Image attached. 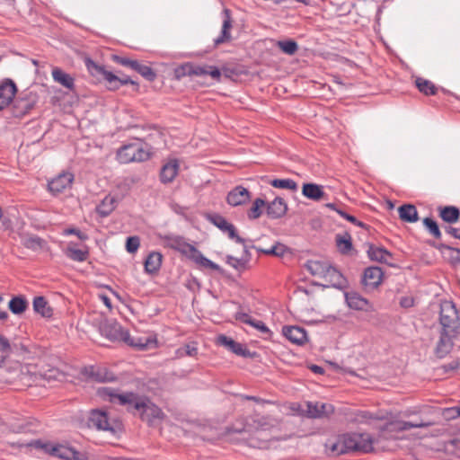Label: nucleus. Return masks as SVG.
<instances>
[{
    "mask_svg": "<svg viewBox=\"0 0 460 460\" xmlns=\"http://www.w3.org/2000/svg\"><path fill=\"white\" fill-rule=\"evenodd\" d=\"M424 422H410L394 420L387 423L380 430L379 436L373 440L368 434L353 433L338 437L334 440H329L326 444V451L331 457L352 453H369L373 451H388L394 449L392 438H397L393 433L408 430L412 428L428 427Z\"/></svg>",
    "mask_w": 460,
    "mask_h": 460,
    "instance_id": "f257e3e1",
    "label": "nucleus"
},
{
    "mask_svg": "<svg viewBox=\"0 0 460 460\" xmlns=\"http://www.w3.org/2000/svg\"><path fill=\"white\" fill-rule=\"evenodd\" d=\"M276 428L275 420L264 416H253L237 420L228 429L229 440L246 442L249 447L269 448L272 442L271 433Z\"/></svg>",
    "mask_w": 460,
    "mask_h": 460,
    "instance_id": "f03ea898",
    "label": "nucleus"
},
{
    "mask_svg": "<svg viewBox=\"0 0 460 460\" xmlns=\"http://www.w3.org/2000/svg\"><path fill=\"white\" fill-rule=\"evenodd\" d=\"M98 394L103 399H108L112 403L126 406L128 411H139L142 420L148 425L155 426L164 418L162 410L149 400L141 399L134 393L119 394L110 387H101Z\"/></svg>",
    "mask_w": 460,
    "mask_h": 460,
    "instance_id": "7ed1b4c3",
    "label": "nucleus"
},
{
    "mask_svg": "<svg viewBox=\"0 0 460 460\" xmlns=\"http://www.w3.org/2000/svg\"><path fill=\"white\" fill-rule=\"evenodd\" d=\"M12 446L18 447L34 448L47 454L49 456L59 458L61 460H79V453L67 444H58L50 441H42L40 439L28 442L20 441L11 443Z\"/></svg>",
    "mask_w": 460,
    "mask_h": 460,
    "instance_id": "20e7f679",
    "label": "nucleus"
},
{
    "mask_svg": "<svg viewBox=\"0 0 460 460\" xmlns=\"http://www.w3.org/2000/svg\"><path fill=\"white\" fill-rule=\"evenodd\" d=\"M439 323L441 332L459 334L460 319L455 304L452 301H443L440 305Z\"/></svg>",
    "mask_w": 460,
    "mask_h": 460,
    "instance_id": "39448f33",
    "label": "nucleus"
},
{
    "mask_svg": "<svg viewBox=\"0 0 460 460\" xmlns=\"http://www.w3.org/2000/svg\"><path fill=\"white\" fill-rule=\"evenodd\" d=\"M85 66L88 71L93 76H101L108 83V88L110 90H117L120 85L126 84H137L131 80L128 76L118 77L113 73L107 71L102 66H100L93 60L87 58L85 60Z\"/></svg>",
    "mask_w": 460,
    "mask_h": 460,
    "instance_id": "423d86ee",
    "label": "nucleus"
},
{
    "mask_svg": "<svg viewBox=\"0 0 460 460\" xmlns=\"http://www.w3.org/2000/svg\"><path fill=\"white\" fill-rule=\"evenodd\" d=\"M89 422L92 426L108 432L114 438L122 430V424L119 420L111 419L106 411L101 410L92 411Z\"/></svg>",
    "mask_w": 460,
    "mask_h": 460,
    "instance_id": "0eeeda50",
    "label": "nucleus"
},
{
    "mask_svg": "<svg viewBox=\"0 0 460 460\" xmlns=\"http://www.w3.org/2000/svg\"><path fill=\"white\" fill-rule=\"evenodd\" d=\"M101 333L111 341H123L133 347L144 348V343H137L131 340V336L127 330H124L117 322L103 321L100 325Z\"/></svg>",
    "mask_w": 460,
    "mask_h": 460,
    "instance_id": "6e6552de",
    "label": "nucleus"
},
{
    "mask_svg": "<svg viewBox=\"0 0 460 460\" xmlns=\"http://www.w3.org/2000/svg\"><path fill=\"white\" fill-rule=\"evenodd\" d=\"M149 154L138 144H128L120 147L117 152V158L121 164L142 162L147 160Z\"/></svg>",
    "mask_w": 460,
    "mask_h": 460,
    "instance_id": "1a4fd4ad",
    "label": "nucleus"
},
{
    "mask_svg": "<svg viewBox=\"0 0 460 460\" xmlns=\"http://www.w3.org/2000/svg\"><path fill=\"white\" fill-rule=\"evenodd\" d=\"M209 220L223 233L226 234L230 239L245 246V240L236 234L234 226L229 223L224 217L220 215H213L209 217Z\"/></svg>",
    "mask_w": 460,
    "mask_h": 460,
    "instance_id": "9d476101",
    "label": "nucleus"
},
{
    "mask_svg": "<svg viewBox=\"0 0 460 460\" xmlns=\"http://www.w3.org/2000/svg\"><path fill=\"white\" fill-rule=\"evenodd\" d=\"M457 336L458 334L440 331L439 339L434 349L436 357L438 358H444L447 355H448L453 349L454 340Z\"/></svg>",
    "mask_w": 460,
    "mask_h": 460,
    "instance_id": "9b49d317",
    "label": "nucleus"
},
{
    "mask_svg": "<svg viewBox=\"0 0 460 460\" xmlns=\"http://www.w3.org/2000/svg\"><path fill=\"white\" fill-rule=\"evenodd\" d=\"M383 271L379 267H368L365 270L362 284L366 290L376 288L382 282Z\"/></svg>",
    "mask_w": 460,
    "mask_h": 460,
    "instance_id": "f8f14e48",
    "label": "nucleus"
},
{
    "mask_svg": "<svg viewBox=\"0 0 460 460\" xmlns=\"http://www.w3.org/2000/svg\"><path fill=\"white\" fill-rule=\"evenodd\" d=\"M344 296L346 303L350 309L366 312L372 310L370 302L358 292L348 291L345 292Z\"/></svg>",
    "mask_w": 460,
    "mask_h": 460,
    "instance_id": "ddd939ff",
    "label": "nucleus"
},
{
    "mask_svg": "<svg viewBox=\"0 0 460 460\" xmlns=\"http://www.w3.org/2000/svg\"><path fill=\"white\" fill-rule=\"evenodd\" d=\"M233 27V20L231 17V11L227 8L223 10V22L220 35L214 40V45L218 46L224 43L230 42L232 40L231 29Z\"/></svg>",
    "mask_w": 460,
    "mask_h": 460,
    "instance_id": "4468645a",
    "label": "nucleus"
},
{
    "mask_svg": "<svg viewBox=\"0 0 460 460\" xmlns=\"http://www.w3.org/2000/svg\"><path fill=\"white\" fill-rule=\"evenodd\" d=\"M73 181L74 175L72 173L62 172L49 181V190L54 194L61 193L71 187Z\"/></svg>",
    "mask_w": 460,
    "mask_h": 460,
    "instance_id": "2eb2a0df",
    "label": "nucleus"
},
{
    "mask_svg": "<svg viewBox=\"0 0 460 460\" xmlns=\"http://www.w3.org/2000/svg\"><path fill=\"white\" fill-rule=\"evenodd\" d=\"M306 414L310 418H323L328 417L334 411V408L330 403L323 402H306Z\"/></svg>",
    "mask_w": 460,
    "mask_h": 460,
    "instance_id": "dca6fc26",
    "label": "nucleus"
},
{
    "mask_svg": "<svg viewBox=\"0 0 460 460\" xmlns=\"http://www.w3.org/2000/svg\"><path fill=\"white\" fill-rule=\"evenodd\" d=\"M164 241L166 247L176 250L186 256L190 257L191 252H195V246L186 243L181 236H165Z\"/></svg>",
    "mask_w": 460,
    "mask_h": 460,
    "instance_id": "f3484780",
    "label": "nucleus"
},
{
    "mask_svg": "<svg viewBox=\"0 0 460 460\" xmlns=\"http://www.w3.org/2000/svg\"><path fill=\"white\" fill-rule=\"evenodd\" d=\"M282 333L294 344L302 345L307 340L305 330L299 326H284Z\"/></svg>",
    "mask_w": 460,
    "mask_h": 460,
    "instance_id": "a211bd4d",
    "label": "nucleus"
},
{
    "mask_svg": "<svg viewBox=\"0 0 460 460\" xmlns=\"http://www.w3.org/2000/svg\"><path fill=\"white\" fill-rule=\"evenodd\" d=\"M16 91V85L12 80H5L0 84V111L9 105Z\"/></svg>",
    "mask_w": 460,
    "mask_h": 460,
    "instance_id": "6ab92c4d",
    "label": "nucleus"
},
{
    "mask_svg": "<svg viewBox=\"0 0 460 460\" xmlns=\"http://www.w3.org/2000/svg\"><path fill=\"white\" fill-rule=\"evenodd\" d=\"M250 199V192L243 186H236L227 195V203L233 207L240 206Z\"/></svg>",
    "mask_w": 460,
    "mask_h": 460,
    "instance_id": "aec40b11",
    "label": "nucleus"
},
{
    "mask_svg": "<svg viewBox=\"0 0 460 460\" xmlns=\"http://www.w3.org/2000/svg\"><path fill=\"white\" fill-rule=\"evenodd\" d=\"M179 163L176 159H172L164 164L160 172V179L163 183L172 182L179 172Z\"/></svg>",
    "mask_w": 460,
    "mask_h": 460,
    "instance_id": "412c9836",
    "label": "nucleus"
},
{
    "mask_svg": "<svg viewBox=\"0 0 460 460\" xmlns=\"http://www.w3.org/2000/svg\"><path fill=\"white\" fill-rule=\"evenodd\" d=\"M367 255L370 260L376 261L381 263L390 264V260L393 255L390 252L383 247L375 246L373 244L368 245Z\"/></svg>",
    "mask_w": 460,
    "mask_h": 460,
    "instance_id": "4be33fe9",
    "label": "nucleus"
},
{
    "mask_svg": "<svg viewBox=\"0 0 460 460\" xmlns=\"http://www.w3.org/2000/svg\"><path fill=\"white\" fill-rule=\"evenodd\" d=\"M288 205L283 199L277 197L267 207V215L271 218H280L286 215Z\"/></svg>",
    "mask_w": 460,
    "mask_h": 460,
    "instance_id": "5701e85b",
    "label": "nucleus"
},
{
    "mask_svg": "<svg viewBox=\"0 0 460 460\" xmlns=\"http://www.w3.org/2000/svg\"><path fill=\"white\" fill-rule=\"evenodd\" d=\"M217 343L238 356H246V349L241 343L234 341L232 338L226 335H219L217 339Z\"/></svg>",
    "mask_w": 460,
    "mask_h": 460,
    "instance_id": "b1692460",
    "label": "nucleus"
},
{
    "mask_svg": "<svg viewBox=\"0 0 460 460\" xmlns=\"http://www.w3.org/2000/svg\"><path fill=\"white\" fill-rule=\"evenodd\" d=\"M22 243L27 249L39 252L47 249V242L35 234H24L22 236Z\"/></svg>",
    "mask_w": 460,
    "mask_h": 460,
    "instance_id": "393cba45",
    "label": "nucleus"
},
{
    "mask_svg": "<svg viewBox=\"0 0 460 460\" xmlns=\"http://www.w3.org/2000/svg\"><path fill=\"white\" fill-rule=\"evenodd\" d=\"M37 101V95L30 92L29 93H26L24 97L16 100L15 109L18 110L20 114H26L34 107Z\"/></svg>",
    "mask_w": 460,
    "mask_h": 460,
    "instance_id": "a878e982",
    "label": "nucleus"
},
{
    "mask_svg": "<svg viewBox=\"0 0 460 460\" xmlns=\"http://www.w3.org/2000/svg\"><path fill=\"white\" fill-rule=\"evenodd\" d=\"M322 279L333 287H341L344 283L342 274L330 263Z\"/></svg>",
    "mask_w": 460,
    "mask_h": 460,
    "instance_id": "bb28decb",
    "label": "nucleus"
},
{
    "mask_svg": "<svg viewBox=\"0 0 460 460\" xmlns=\"http://www.w3.org/2000/svg\"><path fill=\"white\" fill-rule=\"evenodd\" d=\"M399 217L407 223H415L419 220L418 211L414 205L403 204L398 208Z\"/></svg>",
    "mask_w": 460,
    "mask_h": 460,
    "instance_id": "cd10ccee",
    "label": "nucleus"
},
{
    "mask_svg": "<svg viewBox=\"0 0 460 460\" xmlns=\"http://www.w3.org/2000/svg\"><path fill=\"white\" fill-rule=\"evenodd\" d=\"M191 75L205 76L210 75L213 79L219 81L221 77L220 70L213 66H196L192 64Z\"/></svg>",
    "mask_w": 460,
    "mask_h": 460,
    "instance_id": "c85d7f7f",
    "label": "nucleus"
},
{
    "mask_svg": "<svg viewBox=\"0 0 460 460\" xmlns=\"http://www.w3.org/2000/svg\"><path fill=\"white\" fill-rule=\"evenodd\" d=\"M52 77L56 83H58L66 89L73 90L75 87L74 78L59 67L52 69Z\"/></svg>",
    "mask_w": 460,
    "mask_h": 460,
    "instance_id": "c756f323",
    "label": "nucleus"
},
{
    "mask_svg": "<svg viewBox=\"0 0 460 460\" xmlns=\"http://www.w3.org/2000/svg\"><path fill=\"white\" fill-rule=\"evenodd\" d=\"M302 194L315 201L321 200L325 196L323 186L315 183H305L302 187Z\"/></svg>",
    "mask_w": 460,
    "mask_h": 460,
    "instance_id": "7c9ffc66",
    "label": "nucleus"
},
{
    "mask_svg": "<svg viewBox=\"0 0 460 460\" xmlns=\"http://www.w3.org/2000/svg\"><path fill=\"white\" fill-rule=\"evenodd\" d=\"M163 255L158 252H152L148 254L145 261V270L147 273H156L162 265Z\"/></svg>",
    "mask_w": 460,
    "mask_h": 460,
    "instance_id": "2f4dec72",
    "label": "nucleus"
},
{
    "mask_svg": "<svg viewBox=\"0 0 460 460\" xmlns=\"http://www.w3.org/2000/svg\"><path fill=\"white\" fill-rule=\"evenodd\" d=\"M439 217L448 224H454L459 220L460 210L454 206H447L439 208Z\"/></svg>",
    "mask_w": 460,
    "mask_h": 460,
    "instance_id": "473e14b6",
    "label": "nucleus"
},
{
    "mask_svg": "<svg viewBox=\"0 0 460 460\" xmlns=\"http://www.w3.org/2000/svg\"><path fill=\"white\" fill-rule=\"evenodd\" d=\"M33 309L42 317L50 318L53 314L52 308L49 305L47 300L43 296H36L33 299Z\"/></svg>",
    "mask_w": 460,
    "mask_h": 460,
    "instance_id": "72a5a7b5",
    "label": "nucleus"
},
{
    "mask_svg": "<svg viewBox=\"0 0 460 460\" xmlns=\"http://www.w3.org/2000/svg\"><path fill=\"white\" fill-rule=\"evenodd\" d=\"M190 258L194 262H196L197 264H199V266H201L203 268L211 269L213 270H220V267L217 264H216L209 259L206 258L196 247H195V252H191V254L190 255Z\"/></svg>",
    "mask_w": 460,
    "mask_h": 460,
    "instance_id": "f704fd0d",
    "label": "nucleus"
},
{
    "mask_svg": "<svg viewBox=\"0 0 460 460\" xmlns=\"http://www.w3.org/2000/svg\"><path fill=\"white\" fill-rule=\"evenodd\" d=\"M116 199L110 195L106 196L96 207V212L102 217L109 216L115 208Z\"/></svg>",
    "mask_w": 460,
    "mask_h": 460,
    "instance_id": "c9c22d12",
    "label": "nucleus"
},
{
    "mask_svg": "<svg viewBox=\"0 0 460 460\" xmlns=\"http://www.w3.org/2000/svg\"><path fill=\"white\" fill-rule=\"evenodd\" d=\"M329 265L328 261H309L305 267L307 270L315 277H318L320 279L323 278L324 275V272Z\"/></svg>",
    "mask_w": 460,
    "mask_h": 460,
    "instance_id": "e433bc0d",
    "label": "nucleus"
},
{
    "mask_svg": "<svg viewBox=\"0 0 460 460\" xmlns=\"http://www.w3.org/2000/svg\"><path fill=\"white\" fill-rule=\"evenodd\" d=\"M8 307L13 314H21L27 309L28 302L22 296H14L9 301Z\"/></svg>",
    "mask_w": 460,
    "mask_h": 460,
    "instance_id": "4c0bfd02",
    "label": "nucleus"
},
{
    "mask_svg": "<svg viewBox=\"0 0 460 460\" xmlns=\"http://www.w3.org/2000/svg\"><path fill=\"white\" fill-rule=\"evenodd\" d=\"M66 255L75 261L83 262L85 261L88 258V251L84 249H77L74 246L69 245L66 252Z\"/></svg>",
    "mask_w": 460,
    "mask_h": 460,
    "instance_id": "58836bf2",
    "label": "nucleus"
},
{
    "mask_svg": "<svg viewBox=\"0 0 460 460\" xmlns=\"http://www.w3.org/2000/svg\"><path fill=\"white\" fill-rule=\"evenodd\" d=\"M415 84L418 90L426 95H434L437 93L435 84L429 80L417 78L415 80Z\"/></svg>",
    "mask_w": 460,
    "mask_h": 460,
    "instance_id": "ea45409f",
    "label": "nucleus"
},
{
    "mask_svg": "<svg viewBox=\"0 0 460 460\" xmlns=\"http://www.w3.org/2000/svg\"><path fill=\"white\" fill-rule=\"evenodd\" d=\"M336 244L341 253H348L352 249L351 236L348 233L337 234Z\"/></svg>",
    "mask_w": 460,
    "mask_h": 460,
    "instance_id": "a19ab883",
    "label": "nucleus"
},
{
    "mask_svg": "<svg viewBox=\"0 0 460 460\" xmlns=\"http://www.w3.org/2000/svg\"><path fill=\"white\" fill-rule=\"evenodd\" d=\"M277 47L285 54L292 56L298 50L297 43L293 40H279Z\"/></svg>",
    "mask_w": 460,
    "mask_h": 460,
    "instance_id": "79ce46f5",
    "label": "nucleus"
},
{
    "mask_svg": "<svg viewBox=\"0 0 460 460\" xmlns=\"http://www.w3.org/2000/svg\"><path fill=\"white\" fill-rule=\"evenodd\" d=\"M270 184L278 189L297 190V183L292 179H274L270 181Z\"/></svg>",
    "mask_w": 460,
    "mask_h": 460,
    "instance_id": "37998d69",
    "label": "nucleus"
},
{
    "mask_svg": "<svg viewBox=\"0 0 460 460\" xmlns=\"http://www.w3.org/2000/svg\"><path fill=\"white\" fill-rule=\"evenodd\" d=\"M258 251L264 254L282 257L287 252L288 248L282 243H276L269 249L258 248Z\"/></svg>",
    "mask_w": 460,
    "mask_h": 460,
    "instance_id": "c03bdc74",
    "label": "nucleus"
},
{
    "mask_svg": "<svg viewBox=\"0 0 460 460\" xmlns=\"http://www.w3.org/2000/svg\"><path fill=\"white\" fill-rule=\"evenodd\" d=\"M198 353V349L195 343H188L183 347L176 349L175 354L177 358H183L185 356L194 357Z\"/></svg>",
    "mask_w": 460,
    "mask_h": 460,
    "instance_id": "a18cd8bd",
    "label": "nucleus"
},
{
    "mask_svg": "<svg viewBox=\"0 0 460 460\" xmlns=\"http://www.w3.org/2000/svg\"><path fill=\"white\" fill-rule=\"evenodd\" d=\"M265 206V201L262 199H256L248 212L250 219H256L261 215V208Z\"/></svg>",
    "mask_w": 460,
    "mask_h": 460,
    "instance_id": "49530a36",
    "label": "nucleus"
},
{
    "mask_svg": "<svg viewBox=\"0 0 460 460\" xmlns=\"http://www.w3.org/2000/svg\"><path fill=\"white\" fill-rule=\"evenodd\" d=\"M136 72L150 82H153L156 77L155 72L150 66L142 63L138 65Z\"/></svg>",
    "mask_w": 460,
    "mask_h": 460,
    "instance_id": "de8ad7c7",
    "label": "nucleus"
},
{
    "mask_svg": "<svg viewBox=\"0 0 460 460\" xmlns=\"http://www.w3.org/2000/svg\"><path fill=\"white\" fill-rule=\"evenodd\" d=\"M423 225L426 226V228L429 231V233L435 237V238H440L441 237V232L438 228V226L436 221H434L430 217H426L423 219Z\"/></svg>",
    "mask_w": 460,
    "mask_h": 460,
    "instance_id": "09e8293b",
    "label": "nucleus"
},
{
    "mask_svg": "<svg viewBox=\"0 0 460 460\" xmlns=\"http://www.w3.org/2000/svg\"><path fill=\"white\" fill-rule=\"evenodd\" d=\"M113 60L115 62H117L118 64H119L123 66L129 67L135 71H137V66L140 64V62H138L137 60L130 59L128 58L120 57V56H114Z\"/></svg>",
    "mask_w": 460,
    "mask_h": 460,
    "instance_id": "8fccbe9b",
    "label": "nucleus"
},
{
    "mask_svg": "<svg viewBox=\"0 0 460 460\" xmlns=\"http://www.w3.org/2000/svg\"><path fill=\"white\" fill-rule=\"evenodd\" d=\"M191 71L192 64L186 63L175 68L174 75L177 79H181L184 76H191Z\"/></svg>",
    "mask_w": 460,
    "mask_h": 460,
    "instance_id": "3c124183",
    "label": "nucleus"
},
{
    "mask_svg": "<svg viewBox=\"0 0 460 460\" xmlns=\"http://www.w3.org/2000/svg\"><path fill=\"white\" fill-rule=\"evenodd\" d=\"M11 349H13L18 355L22 356L24 358H28L26 355L31 353L30 346L28 344L23 343V342L13 343L12 348L9 345L8 352Z\"/></svg>",
    "mask_w": 460,
    "mask_h": 460,
    "instance_id": "603ef678",
    "label": "nucleus"
},
{
    "mask_svg": "<svg viewBox=\"0 0 460 460\" xmlns=\"http://www.w3.org/2000/svg\"><path fill=\"white\" fill-rule=\"evenodd\" d=\"M140 245V239L137 236L128 237L126 242V249L129 253L136 252Z\"/></svg>",
    "mask_w": 460,
    "mask_h": 460,
    "instance_id": "864d4df0",
    "label": "nucleus"
},
{
    "mask_svg": "<svg viewBox=\"0 0 460 460\" xmlns=\"http://www.w3.org/2000/svg\"><path fill=\"white\" fill-rule=\"evenodd\" d=\"M226 263L235 270H242L245 268L246 261L231 255L226 256Z\"/></svg>",
    "mask_w": 460,
    "mask_h": 460,
    "instance_id": "5fc2aeb1",
    "label": "nucleus"
},
{
    "mask_svg": "<svg viewBox=\"0 0 460 460\" xmlns=\"http://www.w3.org/2000/svg\"><path fill=\"white\" fill-rule=\"evenodd\" d=\"M249 325L254 327L258 331L268 333L270 332L269 328L265 325V323L261 321H257L253 318H252V323H249Z\"/></svg>",
    "mask_w": 460,
    "mask_h": 460,
    "instance_id": "6e6d98bb",
    "label": "nucleus"
},
{
    "mask_svg": "<svg viewBox=\"0 0 460 460\" xmlns=\"http://www.w3.org/2000/svg\"><path fill=\"white\" fill-rule=\"evenodd\" d=\"M66 234H75L80 240H86L88 238L87 234L82 233L80 230L76 228H68L65 230Z\"/></svg>",
    "mask_w": 460,
    "mask_h": 460,
    "instance_id": "4d7b16f0",
    "label": "nucleus"
},
{
    "mask_svg": "<svg viewBox=\"0 0 460 460\" xmlns=\"http://www.w3.org/2000/svg\"><path fill=\"white\" fill-rule=\"evenodd\" d=\"M235 318L242 323H252V317L245 313H237Z\"/></svg>",
    "mask_w": 460,
    "mask_h": 460,
    "instance_id": "13d9d810",
    "label": "nucleus"
},
{
    "mask_svg": "<svg viewBox=\"0 0 460 460\" xmlns=\"http://www.w3.org/2000/svg\"><path fill=\"white\" fill-rule=\"evenodd\" d=\"M446 231H447V234H449L453 237L460 239V228L447 226L446 228Z\"/></svg>",
    "mask_w": 460,
    "mask_h": 460,
    "instance_id": "bf43d9fd",
    "label": "nucleus"
},
{
    "mask_svg": "<svg viewBox=\"0 0 460 460\" xmlns=\"http://www.w3.org/2000/svg\"><path fill=\"white\" fill-rule=\"evenodd\" d=\"M346 220L349 221L350 223H352L359 227H362V228L367 227L366 224H364L361 221H358L354 216L349 215V217H347Z\"/></svg>",
    "mask_w": 460,
    "mask_h": 460,
    "instance_id": "052dcab7",
    "label": "nucleus"
},
{
    "mask_svg": "<svg viewBox=\"0 0 460 460\" xmlns=\"http://www.w3.org/2000/svg\"><path fill=\"white\" fill-rule=\"evenodd\" d=\"M402 307H411L413 305V300L411 297H402L400 301Z\"/></svg>",
    "mask_w": 460,
    "mask_h": 460,
    "instance_id": "680f3d73",
    "label": "nucleus"
},
{
    "mask_svg": "<svg viewBox=\"0 0 460 460\" xmlns=\"http://www.w3.org/2000/svg\"><path fill=\"white\" fill-rule=\"evenodd\" d=\"M100 299L109 309H111V301L106 295H100Z\"/></svg>",
    "mask_w": 460,
    "mask_h": 460,
    "instance_id": "e2e57ef3",
    "label": "nucleus"
},
{
    "mask_svg": "<svg viewBox=\"0 0 460 460\" xmlns=\"http://www.w3.org/2000/svg\"><path fill=\"white\" fill-rule=\"evenodd\" d=\"M131 340H133L135 342L137 343H144L145 344V347L144 348H141V349H144L147 347V339H142V338H133L131 337ZM138 349H140V347H137Z\"/></svg>",
    "mask_w": 460,
    "mask_h": 460,
    "instance_id": "0e129e2a",
    "label": "nucleus"
},
{
    "mask_svg": "<svg viewBox=\"0 0 460 460\" xmlns=\"http://www.w3.org/2000/svg\"><path fill=\"white\" fill-rule=\"evenodd\" d=\"M310 368H311V370L314 373H316V374H323V368L322 367H320V366L312 365Z\"/></svg>",
    "mask_w": 460,
    "mask_h": 460,
    "instance_id": "69168bd1",
    "label": "nucleus"
},
{
    "mask_svg": "<svg viewBox=\"0 0 460 460\" xmlns=\"http://www.w3.org/2000/svg\"><path fill=\"white\" fill-rule=\"evenodd\" d=\"M3 301V298L0 296V303ZM8 317V314L5 311H0V320H5Z\"/></svg>",
    "mask_w": 460,
    "mask_h": 460,
    "instance_id": "338daca9",
    "label": "nucleus"
},
{
    "mask_svg": "<svg viewBox=\"0 0 460 460\" xmlns=\"http://www.w3.org/2000/svg\"><path fill=\"white\" fill-rule=\"evenodd\" d=\"M336 212L341 217H343L344 219H347V217L349 216V214L346 213L345 211L341 210V209H336Z\"/></svg>",
    "mask_w": 460,
    "mask_h": 460,
    "instance_id": "774afa93",
    "label": "nucleus"
}]
</instances>
